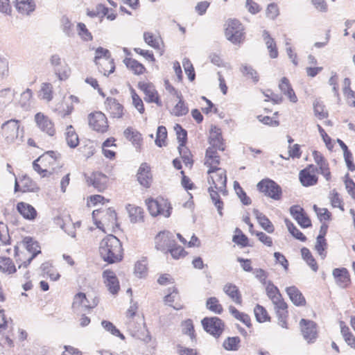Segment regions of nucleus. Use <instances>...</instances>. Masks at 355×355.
Returning a JSON list of instances; mask_svg holds the SVG:
<instances>
[{
	"label": "nucleus",
	"instance_id": "61",
	"mask_svg": "<svg viewBox=\"0 0 355 355\" xmlns=\"http://www.w3.org/2000/svg\"><path fill=\"white\" fill-rule=\"evenodd\" d=\"M124 62L128 68L132 70V71L137 75L142 74L145 70L143 64L139 63L135 59L132 58H125L124 60Z\"/></svg>",
	"mask_w": 355,
	"mask_h": 355
},
{
	"label": "nucleus",
	"instance_id": "36",
	"mask_svg": "<svg viewBox=\"0 0 355 355\" xmlns=\"http://www.w3.org/2000/svg\"><path fill=\"white\" fill-rule=\"evenodd\" d=\"M124 137L127 140L138 149H141L143 144L141 134L132 127L127 128L123 132Z\"/></svg>",
	"mask_w": 355,
	"mask_h": 355
},
{
	"label": "nucleus",
	"instance_id": "5",
	"mask_svg": "<svg viewBox=\"0 0 355 355\" xmlns=\"http://www.w3.org/2000/svg\"><path fill=\"white\" fill-rule=\"evenodd\" d=\"M145 205L149 214L153 216L168 218L173 210V207L168 199L162 196L156 198L149 197L145 200Z\"/></svg>",
	"mask_w": 355,
	"mask_h": 355
},
{
	"label": "nucleus",
	"instance_id": "50",
	"mask_svg": "<svg viewBox=\"0 0 355 355\" xmlns=\"http://www.w3.org/2000/svg\"><path fill=\"white\" fill-rule=\"evenodd\" d=\"M254 314L256 320L260 323L271 321V317L268 313L267 309L260 304H257L254 306Z\"/></svg>",
	"mask_w": 355,
	"mask_h": 355
},
{
	"label": "nucleus",
	"instance_id": "6",
	"mask_svg": "<svg viewBox=\"0 0 355 355\" xmlns=\"http://www.w3.org/2000/svg\"><path fill=\"white\" fill-rule=\"evenodd\" d=\"M94 62L98 71L107 76L115 69L114 60L111 58L110 51L103 47H98L95 51Z\"/></svg>",
	"mask_w": 355,
	"mask_h": 355
},
{
	"label": "nucleus",
	"instance_id": "54",
	"mask_svg": "<svg viewBox=\"0 0 355 355\" xmlns=\"http://www.w3.org/2000/svg\"><path fill=\"white\" fill-rule=\"evenodd\" d=\"M16 8L19 13L28 15L35 9V3L33 0L21 1L17 3Z\"/></svg>",
	"mask_w": 355,
	"mask_h": 355
},
{
	"label": "nucleus",
	"instance_id": "31",
	"mask_svg": "<svg viewBox=\"0 0 355 355\" xmlns=\"http://www.w3.org/2000/svg\"><path fill=\"white\" fill-rule=\"evenodd\" d=\"M164 302L166 304L178 311L184 308V304L176 287H173L172 291L164 297Z\"/></svg>",
	"mask_w": 355,
	"mask_h": 355
},
{
	"label": "nucleus",
	"instance_id": "2",
	"mask_svg": "<svg viewBox=\"0 0 355 355\" xmlns=\"http://www.w3.org/2000/svg\"><path fill=\"white\" fill-rule=\"evenodd\" d=\"M60 155L53 150L44 153L33 163V168L41 178H58L61 168Z\"/></svg>",
	"mask_w": 355,
	"mask_h": 355
},
{
	"label": "nucleus",
	"instance_id": "41",
	"mask_svg": "<svg viewBox=\"0 0 355 355\" xmlns=\"http://www.w3.org/2000/svg\"><path fill=\"white\" fill-rule=\"evenodd\" d=\"M279 88L282 92H283L293 103H295L297 101V98L292 89L289 80L287 78L284 77L281 79L279 83Z\"/></svg>",
	"mask_w": 355,
	"mask_h": 355
},
{
	"label": "nucleus",
	"instance_id": "13",
	"mask_svg": "<svg viewBox=\"0 0 355 355\" xmlns=\"http://www.w3.org/2000/svg\"><path fill=\"white\" fill-rule=\"evenodd\" d=\"M207 141L209 144L208 148L218 149L222 153H224L227 150V144L223 138L222 130L216 125L211 127Z\"/></svg>",
	"mask_w": 355,
	"mask_h": 355
},
{
	"label": "nucleus",
	"instance_id": "1",
	"mask_svg": "<svg viewBox=\"0 0 355 355\" xmlns=\"http://www.w3.org/2000/svg\"><path fill=\"white\" fill-rule=\"evenodd\" d=\"M207 191L212 202L222 215L224 203L220 196H226L228 194L227 189V172L225 168L216 169L207 171Z\"/></svg>",
	"mask_w": 355,
	"mask_h": 355
},
{
	"label": "nucleus",
	"instance_id": "47",
	"mask_svg": "<svg viewBox=\"0 0 355 355\" xmlns=\"http://www.w3.org/2000/svg\"><path fill=\"white\" fill-rule=\"evenodd\" d=\"M144 40L145 42L155 49L160 50L163 44L160 36L155 35L150 32H144Z\"/></svg>",
	"mask_w": 355,
	"mask_h": 355
},
{
	"label": "nucleus",
	"instance_id": "8",
	"mask_svg": "<svg viewBox=\"0 0 355 355\" xmlns=\"http://www.w3.org/2000/svg\"><path fill=\"white\" fill-rule=\"evenodd\" d=\"M225 37L234 44H239L244 40V28L237 19H228L225 24Z\"/></svg>",
	"mask_w": 355,
	"mask_h": 355
},
{
	"label": "nucleus",
	"instance_id": "26",
	"mask_svg": "<svg viewBox=\"0 0 355 355\" xmlns=\"http://www.w3.org/2000/svg\"><path fill=\"white\" fill-rule=\"evenodd\" d=\"M290 213L302 227L307 228L312 225L311 219L300 205L292 206L290 208Z\"/></svg>",
	"mask_w": 355,
	"mask_h": 355
},
{
	"label": "nucleus",
	"instance_id": "39",
	"mask_svg": "<svg viewBox=\"0 0 355 355\" xmlns=\"http://www.w3.org/2000/svg\"><path fill=\"white\" fill-rule=\"evenodd\" d=\"M254 215L259 225L268 234H272L275 232V227L269 218L258 209H253Z\"/></svg>",
	"mask_w": 355,
	"mask_h": 355
},
{
	"label": "nucleus",
	"instance_id": "10",
	"mask_svg": "<svg viewBox=\"0 0 355 355\" xmlns=\"http://www.w3.org/2000/svg\"><path fill=\"white\" fill-rule=\"evenodd\" d=\"M257 190L265 196L274 200H280L282 198V189L275 181L265 178L257 184Z\"/></svg>",
	"mask_w": 355,
	"mask_h": 355
},
{
	"label": "nucleus",
	"instance_id": "23",
	"mask_svg": "<svg viewBox=\"0 0 355 355\" xmlns=\"http://www.w3.org/2000/svg\"><path fill=\"white\" fill-rule=\"evenodd\" d=\"M14 257L19 268L21 267L26 268L35 259L33 254H31L18 243L14 247Z\"/></svg>",
	"mask_w": 355,
	"mask_h": 355
},
{
	"label": "nucleus",
	"instance_id": "16",
	"mask_svg": "<svg viewBox=\"0 0 355 355\" xmlns=\"http://www.w3.org/2000/svg\"><path fill=\"white\" fill-rule=\"evenodd\" d=\"M300 327L304 338L309 343H314L318 336V325L313 320L302 318L300 321Z\"/></svg>",
	"mask_w": 355,
	"mask_h": 355
},
{
	"label": "nucleus",
	"instance_id": "25",
	"mask_svg": "<svg viewBox=\"0 0 355 355\" xmlns=\"http://www.w3.org/2000/svg\"><path fill=\"white\" fill-rule=\"evenodd\" d=\"M6 254H8L6 251L0 250V272L6 275H12L17 271V268L13 259Z\"/></svg>",
	"mask_w": 355,
	"mask_h": 355
},
{
	"label": "nucleus",
	"instance_id": "7",
	"mask_svg": "<svg viewBox=\"0 0 355 355\" xmlns=\"http://www.w3.org/2000/svg\"><path fill=\"white\" fill-rule=\"evenodd\" d=\"M97 297L89 299L83 292L77 293L73 297L71 309L75 313H79L82 311L89 312L98 304Z\"/></svg>",
	"mask_w": 355,
	"mask_h": 355
},
{
	"label": "nucleus",
	"instance_id": "43",
	"mask_svg": "<svg viewBox=\"0 0 355 355\" xmlns=\"http://www.w3.org/2000/svg\"><path fill=\"white\" fill-rule=\"evenodd\" d=\"M140 88L145 94V100L149 103H157L158 95L155 87L150 83L140 84Z\"/></svg>",
	"mask_w": 355,
	"mask_h": 355
},
{
	"label": "nucleus",
	"instance_id": "62",
	"mask_svg": "<svg viewBox=\"0 0 355 355\" xmlns=\"http://www.w3.org/2000/svg\"><path fill=\"white\" fill-rule=\"evenodd\" d=\"M182 334L188 335L191 340H195L196 334L195 333L194 326L193 321L191 319L184 320L182 324Z\"/></svg>",
	"mask_w": 355,
	"mask_h": 355
},
{
	"label": "nucleus",
	"instance_id": "12",
	"mask_svg": "<svg viewBox=\"0 0 355 355\" xmlns=\"http://www.w3.org/2000/svg\"><path fill=\"white\" fill-rule=\"evenodd\" d=\"M298 177L300 182L304 187H313L318 184L319 181L317 167L313 164H308L301 170Z\"/></svg>",
	"mask_w": 355,
	"mask_h": 355
},
{
	"label": "nucleus",
	"instance_id": "35",
	"mask_svg": "<svg viewBox=\"0 0 355 355\" xmlns=\"http://www.w3.org/2000/svg\"><path fill=\"white\" fill-rule=\"evenodd\" d=\"M36 189L35 183L28 176H23L15 181V191H20L22 193L33 192Z\"/></svg>",
	"mask_w": 355,
	"mask_h": 355
},
{
	"label": "nucleus",
	"instance_id": "22",
	"mask_svg": "<svg viewBox=\"0 0 355 355\" xmlns=\"http://www.w3.org/2000/svg\"><path fill=\"white\" fill-rule=\"evenodd\" d=\"M137 180L139 183L144 188L149 189L153 183V177L151 168L146 162L142 163L137 173Z\"/></svg>",
	"mask_w": 355,
	"mask_h": 355
},
{
	"label": "nucleus",
	"instance_id": "58",
	"mask_svg": "<svg viewBox=\"0 0 355 355\" xmlns=\"http://www.w3.org/2000/svg\"><path fill=\"white\" fill-rule=\"evenodd\" d=\"M313 209L320 222L331 220L332 214L327 208L319 207L316 205H314Z\"/></svg>",
	"mask_w": 355,
	"mask_h": 355
},
{
	"label": "nucleus",
	"instance_id": "52",
	"mask_svg": "<svg viewBox=\"0 0 355 355\" xmlns=\"http://www.w3.org/2000/svg\"><path fill=\"white\" fill-rule=\"evenodd\" d=\"M328 198L333 208H338L342 211H345L343 200L340 194L336 189L330 191Z\"/></svg>",
	"mask_w": 355,
	"mask_h": 355
},
{
	"label": "nucleus",
	"instance_id": "40",
	"mask_svg": "<svg viewBox=\"0 0 355 355\" xmlns=\"http://www.w3.org/2000/svg\"><path fill=\"white\" fill-rule=\"evenodd\" d=\"M266 293L273 304L284 300L279 288L271 282L266 284Z\"/></svg>",
	"mask_w": 355,
	"mask_h": 355
},
{
	"label": "nucleus",
	"instance_id": "64",
	"mask_svg": "<svg viewBox=\"0 0 355 355\" xmlns=\"http://www.w3.org/2000/svg\"><path fill=\"white\" fill-rule=\"evenodd\" d=\"M167 252H168L171 257L175 259L184 258L188 254V252L182 247L174 243L171 246V248H168Z\"/></svg>",
	"mask_w": 355,
	"mask_h": 355
},
{
	"label": "nucleus",
	"instance_id": "51",
	"mask_svg": "<svg viewBox=\"0 0 355 355\" xmlns=\"http://www.w3.org/2000/svg\"><path fill=\"white\" fill-rule=\"evenodd\" d=\"M65 138L67 144L71 148H76L79 144L78 135L71 125H67L65 132Z\"/></svg>",
	"mask_w": 355,
	"mask_h": 355
},
{
	"label": "nucleus",
	"instance_id": "4",
	"mask_svg": "<svg viewBox=\"0 0 355 355\" xmlns=\"http://www.w3.org/2000/svg\"><path fill=\"white\" fill-rule=\"evenodd\" d=\"M92 217L97 227L105 232H116L119 229L117 214L113 208L94 210Z\"/></svg>",
	"mask_w": 355,
	"mask_h": 355
},
{
	"label": "nucleus",
	"instance_id": "59",
	"mask_svg": "<svg viewBox=\"0 0 355 355\" xmlns=\"http://www.w3.org/2000/svg\"><path fill=\"white\" fill-rule=\"evenodd\" d=\"M39 97L46 101H50L53 98V86L51 83H44L41 85L39 91Z\"/></svg>",
	"mask_w": 355,
	"mask_h": 355
},
{
	"label": "nucleus",
	"instance_id": "53",
	"mask_svg": "<svg viewBox=\"0 0 355 355\" xmlns=\"http://www.w3.org/2000/svg\"><path fill=\"white\" fill-rule=\"evenodd\" d=\"M228 309L230 313L233 315V317L235 319L239 320L248 327H251V318L248 314L243 312H240L237 309H236L234 306L232 305L229 306Z\"/></svg>",
	"mask_w": 355,
	"mask_h": 355
},
{
	"label": "nucleus",
	"instance_id": "11",
	"mask_svg": "<svg viewBox=\"0 0 355 355\" xmlns=\"http://www.w3.org/2000/svg\"><path fill=\"white\" fill-rule=\"evenodd\" d=\"M220 150L218 149L207 148L203 158V166L206 171H212L216 169L223 168L221 166L223 161V155Z\"/></svg>",
	"mask_w": 355,
	"mask_h": 355
},
{
	"label": "nucleus",
	"instance_id": "57",
	"mask_svg": "<svg viewBox=\"0 0 355 355\" xmlns=\"http://www.w3.org/2000/svg\"><path fill=\"white\" fill-rule=\"evenodd\" d=\"M241 344L239 336L227 337L223 343V347L227 351H237Z\"/></svg>",
	"mask_w": 355,
	"mask_h": 355
},
{
	"label": "nucleus",
	"instance_id": "37",
	"mask_svg": "<svg viewBox=\"0 0 355 355\" xmlns=\"http://www.w3.org/2000/svg\"><path fill=\"white\" fill-rule=\"evenodd\" d=\"M17 243L21 244V246L26 249L31 254H33L34 258L41 252L39 243L31 236H25L21 241Z\"/></svg>",
	"mask_w": 355,
	"mask_h": 355
},
{
	"label": "nucleus",
	"instance_id": "27",
	"mask_svg": "<svg viewBox=\"0 0 355 355\" xmlns=\"http://www.w3.org/2000/svg\"><path fill=\"white\" fill-rule=\"evenodd\" d=\"M277 317L278 324L283 328H288V304L284 300L273 304Z\"/></svg>",
	"mask_w": 355,
	"mask_h": 355
},
{
	"label": "nucleus",
	"instance_id": "18",
	"mask_svg": "<svg viewBox=\"0 0 355 355\" xmlns=\"http://www.w3.org/2000/svg\"><path fill=\"white\" fill-rule=\"evenodd\" d=\"M19 121L8 120L1 126L2 135L8 143H12L18 138Z\"/></svg>",
	"mask_w": 355,
	"mask_h": 355
},
{
	"label": "nucleus",
	"instance_id": "29",
	"mask_svg": "<svg viewBox=\"0 0 355 355\" xmlns=\"http://www.w3.org/2000/svg\"><path fill=\"white\" fill-rule=\"evenodd\" d=\"M125 209L129 220L132 223H141L144 222L146 213L143 207L134 204H128Z\"/></svg>",
	"mask_w": 355,
	"mask_h": 355
},
{
	"label": "nucleus",
	"instance_id": "42",
	"mask_svg": "<svg viewBox=\"0 0 355 355\" xmlns=\"http://www.w3.org/2000/svg\"><path fill=\"white\" fill-rule=\"evenodd\" d=\"M337 143L339 144L343 151V157L346 163L347 167L349 171H355V164L354 163L353 155L349 150L347 146L340 139H337Z\"/></svg>",
	"mask_w": 355,
	"mask_h": 355
},
{
	"label": "nucleus",
	"instance_id": "56",
	"mask_svg": "<svg viewBox=\"0 0 355 355\" xmlns=\"http://www.w3.org/2000/svg\"><path fill=\"white\" fill-rule=\"evenodd\" d=\"M108 202H110V199L105 198L100 194L91 195L86 200V205L88 207H96L98 205H104Z\"/></svg>",
	"mask_w": 355,
	"mask_h": 355
},
{
	"label": "nucleus",
	"instance_id": "63",
	"mask_svg": "<svg viewBox=\"0 0 355 355\" xmlns=\"http://www.w3.org/2000/svg\"><path fill=\"white\" fill-rule=\"evenodd\" d=\"M53 71L60 80H64L67 79L71 73L69 67L64 62L62 64H60L58 68L56 67L55 69H54Z\"/></svg>",
	"mask_w": 355,
	"mask_h": 355
},
{
	"label": "nucleus",
	"instance_id": "45",
	"mask_svg": "<svg viewBox=\"0 0 355 355\" xmlns=\"http://www.w3.org/2000/svg\"><path fill=\"white\" fill-rule=\"evenodd\" d=\"M263 38L269 51V55L271 58H276L278 56V51L276 43L272 37L270 35L268 31H263Z\"/></svg>",
	"mask_w": 355,
	"mask_h": 355
},
{
	"label": "nucleus",
	"instance_id": "17",
	"mask_svg": "<svg viewBox=\"0 0 355 355\" xmlns=\"http://www.w3.org/2000/svg\"><path fill=\"white\" fill-rule=\"evenodd\" d=\"M89 125L93 130L101 133L107 132L109 128L107 119L103 112H91Z\"/></svg>",
	"mask_w": 355,
	"mask_h": 355
},
{
	"label": "nucleus",
	"instance_id": "49",
	"mask_svg": "<svg viewBox=\"0 0 355 355\" xmlns=\"http://www.w3.org/2000/svg\"><path fill=\"white\" fill-rule=\"evenodd\" d=\"M206 308L211 312L220 315L224 309L222 304L216 297H210L206 301Z\"/></svg>",
	"mask_w": 355,
	"mask_h": 355
},
{
	"label": "nucleus",
	"instance_id": "14",
	"mask_svg": "<svg viewBox=\"0 0 355 355\" xmlns=\"http://www.w3.org/2000/svg\"><path fill=\"white\" fill-rule=\"evenodd\" d=\"M312 156L316 164L318 174L320 173L326 181L331 182L332 180V173L327 159L318 150H313Z\"/></svg>",
	"mask_w": 355,
	"mask_h": 355
},
{
	"label": "nucleus",
	"instance_id": "30",
	"mask_svg": "<svg viewBox=\"0 0 355 355\" xmlns=\"http://www.w3.org/2000/svg\"><path fill=\"white\" fill-rule=\"evenodd\" d=\"M10 244L8 227L5 223L0 221V250L6 251L8 254H10L12 251Z\"/></svg>",
	"mask_w": 355,
	"mask_h": 355
},
{
	"label": "nucleus",
	"instance_id": "3",
	"mask_svg": "<svg viewBox=\"0 0 355 355\" xmlns=\"http://www.w3.org/2000/svg\"><path fill=\"white\" fill-rule=\"evenodd\" d=\"M98 250L102 259L108 263L120 262L123 258L122 243L113 234H108L101 241Z\"/></svg>",
	"mask_w": 355,
	"mask_h": 355
},
{
	"label": "nucleus",
	"instance_id": "15",
	"mask_svg": "<svg viewBox=\"0 0 355 355\" xmlns=\"http://www.w3.org/2000/svg\"><path fill=\"white\" fill-rule=\"evenodd\" d=\"M201 323L204 329L215 337H219L225 329L224 322L218 317H206Z\"/></svg>",
	"mask_w": 355,
	"mask_h": 355
},
{
	"label": "nucleus",
	"instance_id": "24",
	"mask_svg": "<svg viewBox=\"0 0 355 355\" xmlns=\"http://www.w3.org/2000/svg\"><path fill=\"white\" fill-rule=\"evenodd\" d=\"M173 243V235L167 231L160 232L155 237V246L157 250L168 251Z\"/></svg>",
	"mask_w": 355,
	"mask_h": 355
},
{
	"label": "nucleus",
	"instance_id": "28",
	"mask_svg": "<svg viewBox=\"0 0 355 355\" xmlns=\"http://www.w3.org/2000/svg\"><path fill=\"white\" fill-rule=\"evenodd\" d=\"M332 275L336 284L340 288H347L352 284L349 272L345 268H337L334 269Z\"/></svg>",
	"mask_w": 355,
	"mask_h": 355
},
{
	"label": "nucleus",
	"instance_id": "38",
	"mask_svg": "<svg viewBox=\"0 0 355 355\" xmlns=\"http://www.w3.org/2000/svg\"><path fill=\"white\" fill-rule=\"evenodd\" d=\"M224 293L236 304L241 305L243 303L242 295L239 288L232 283L225 284L223 287Z\"/></svg>",
	"mask_w": 355,
	"mask_h": 355
},
{
	"label": "nucleus",
	"instance_id": "33",
	"mask_svg": "<svg viewBox=\"0 0 355 355\" xmlns=\"http://www.w3.org/2000/svg\"><path fill=\"white\" fill-rule=\"evenodd\" d=\"M116 139L114 137H109L102 144V153L107 159L114 160L116 157V149L117 144L116 143Z\"/></svg>",
	"mask_w": 355,
	"mask_h": 355
},
{
	"label": "nucleus",
	"instance_id": "34",
	"mask_svg": "<svg viewBox=\"0 0 355 355\" xmlns=\"http://www.w3.org/2000/svg\"><path fill=\"white\" fill-rule=\"evenodd\" d=\"M291 301L297 306H305L306 301L302 293L295 286H288L286 288Z\"/></svg>",
	"mask_w": 355,
	"mask_h": 355
},
{
	"label": "nucleus",
	"instance_id": "44",
	"mask_svg": "<svg viewBox=\"0 0 355 355\" xmlns=\"http://www.w3.org/2000/svg\"><path fill=\"white\" fill-rule=\"evenodd\" d=\"M232 241L241 248L251 246L249 238L239 227H236L234 231Z\"/></svg>",
	"mask_w": 355,
	"mask_h": 355
},
{
	"label": "nucleus",
	"instance_id": "32",
	"mask_svg": "<svg viewBox=\"0 0 355 355\" xmlns=\"http://www.w3.org/2000/svg\"><path fill=\"white\" fill-rule=\"evenodd\" d=\"M16 209L19 214L26 220L32 221L37 217L38 214L36 209L27 202H17Z\"/></svg>",
	"mask_w": 355,
	"mask_h": 355
},
{
	"label": "nucleus",
	"instance_id": "48",
	"mask_svg": "<svg viewBox=\"0 0 355 355\" xmlns=\"http://www.w3.org/2000/svg\"><path fill=\"white\" fill-rule=\"evenodd\" d=\"M15 91L8 87L0 90V110L6 107L13 100Z\"/></svg>",
	"mask_w": 355,
	"mask_h": 355
},
{
	"label": "nucleus",
	"instance_id": "19",
	"mask_svg": "<svg viewBox=\"0 0 355 355\" xmlns=\"http://www.w3.org/2000/svg\"><path fill=\"white\" fill-rule=\"evenodd\" d=\"M349 324L355 332V315H352L349 319ZM340 334L347 345L355 351V335L350 330L345 322L339 321Z\"/></svg>",
	"mask_w": 355,
	"mask_h": 355
},
{
	"label": "nucleus",
	"instance_id": "9",
	"mask_svg": "<svg viewBox=\"0 0 355 355\" xmlns=\"http://www.w3.org/2000/svg\"><path fill=\"white\" fill-rule=\"evenodd\" d=\"M85 180L89 186L93 187L98 192H104L109 188L113 178L102 171H94L85 175Z\"/></svg>",
	"mask_w": 355,
	"mask_h": 355
},
{
	"label": "nucleus",
	"instance_id": "20",
	"mask_svg": "<svg viewBox=\"0 0 355 355\" xmlns=\"http://www.w3.org/2000/svg\"><path fill=\"white\" fill-rule=\"evenodd\" d=\"M35 121L37 128L46 135L53 137L55 135L56 130L52 120L43 112H37L35 116Z\"/></svg>",
	"mask_w": 355,
	"mask_h": 355
},
{
	"label": "nucleus",
	"instance_id": "21",
	"mask_svg": "<svg viewBox=\"0 0 355 355\" xmlns=\"http://www.w3.org/2000/svg\"><path fill=\"white\" fill-rule=\"evenodd\" d=\"M102 277L103 282L110 293L116 295L120 291L119 280L115 273L111 269L105 270L103 272Z\"/></svg>",
	"mask_w": 355,
	"mask_h": 355
},
{
	"label": "nucleus",
	"instance_id": "60",
	"mask_svg": "<svg viewBox=\"0 0 355 355\" xmlns=\"http://www.w3.org/2000/svg\"><path fill=\"white\" fill-rule=\"evenodd\" d=\"M240 71L244 76L251 78L254 83H257L259 81V75L252 67L247 64H242Z\"/></svg>",
	"mask_w": 355,
	"mask_h": 355
},
{
	"label": "nucleus",
	"instance_id": "46",
	"mask_svg": "<svg viewBox=\"0 0 355 355\" xmlns=\"http://www.w3.org/2000/svg\"><path fill=\"white\" fill-rule=\"evenodd\" d=\"M178 148L180 156L183 163L184 164V165L187 167L191 168L193 165L194 160H193V156L191 150H189V148L187 146V145L178 146Z\"/></svg>",
	"mask_w": 355,
	"mask_h": 355
},
{
	"label": "nucleus",
	"instance_id": "55",
	"mask_svg": "<svg viewBox=\"0 0 355 355\" xmlns=\"http://www.w3.org/2000/svg\"><path fill=\"white\" fill-rule=\"evenodd\" d=\"M301 254L302 259L306 262L311 268L314 272H317L318 270V265L311 251L307 248L304 247L301 249Z\"/></svg>",
	"mask_w": 355,
	"mask_h": 355
}]
</instances>
